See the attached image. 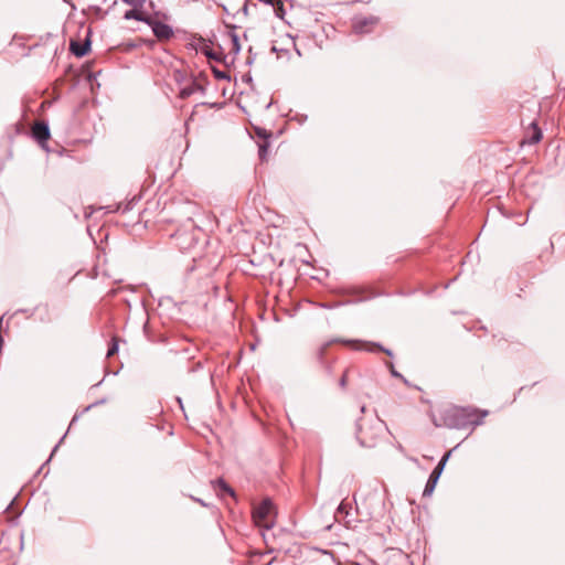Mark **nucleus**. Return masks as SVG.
<instances>
[{"instance_id":"a19ab883","label":"nucleus","mask_w":565,"mask_h":565,"mask_svg":"<svg viewBox=\"0 0 565 565\" xmlns=\"http://www.w3.org/2000/svg\"><path fill=\"white\" fill-rule=\"evenodd\" d=\"M274 104V102H269L267 105H266V108L268 109L271 105Z\"/></svg>"},{"instance_id":"6e6552de","label":"nucleus","mask_w":565,"mask_h":565,"mask_svg":"<svg viewBox=\"0 0 565 565\" xmlns=\"http://www.w3.org/2000/svg\"><path fill=\"white\" fill-rule=\"evenodd\" d=\"M377 17H359L353 22V29L356 33H369L379 24Z\"/></svg>"},{"instance_id":"f257e3e1","label":"nucleus","mask_w":565,"mask_h":565,"mask_svg":"<svg viewBox=\"0 0 565 565\" xmlns=\"http://www.w3.org/2000/svg\"><path fill=\"white\" fill-rule=\"evenodd\" d=\"M446 414L445 424L448 427L461 428L469 424L473 426L480 425L489 412L473 407L451 406L447 409Z\"/></svg>"},{"instance_id":"ea45409f","label":"nucleus","mask_w":565,"mask_h":565,"mask_svg":"<svg viewBox=\"0 0 565 565\" xmlns=\"http://www.w3.org/2000/svg\"><path fill=\"white\" fill-rule=\"evenodd\" d=\"M277 284L280 286L282 284V279L280 277L277 278Z\"/></svg>"},{"instance_id":"a211bd4d","label":"nucleus","mask_w":565,"mask_h":565,"mask_svg":"<svg viewBox=\"0 0 565 565\" xmlns=\"http://www.w3.org/2000/svg\"><path fill=\"white\" fill-rule=\"evenodd\" d=\"M264 4L271 6L275 15L282 20V0H259Z\"/></svg>"},{"instance_id":"9d476101","label":"nucleus","mask_w":565,"mask_h":565,"mask_svg":"<svg viewBox=\"0 0 565 565\" xmlns=\"http://www.w3.org/2000/svg\"><path fill=\"white\" fill-rule=\"evenodd\" d=\"M151 30L154 36L161 41H168L174 35L173 28L170 24L159 20L152 23Z\"/></svg>"},{"instance_id":"7ed1b4c3","label":"nucleus","mask_w":565,"mask_h":565,"mask_svg":"<svg viewBox=\"0 0 565 565\" xmlns=\"http://www.w3.org/2000/svg\"><path fill=\"white\" fill-rule=\"evenodd\" d=\"M248 134L254 139L258 147V158L260 161H266L268 157V149L270 147L271 132L266 128L252 125Z\"/></svg>"},{"instance_id":"473e14b6","label":"nucleus","mask_w":565,"mask_h":565,"mask_svg":"<svg viewBox=\"0 0 565 565\" xmlns=\"http://www.w3.org/2000/svg\"><path fill=\"white\" fill-rule=\"evenodd\" d=\"M175 399H177V402H178V404H179L180 408L182 409V412H184V407H183L182 398H181V397H177Z\"/></svg>"},{"instance_id":"2f4dec72","label":"nucleus","mask_w":565,"mask_h":565,"mask_svg":"<svg viewBox=\"0 0 565 565\" xmlns=\"http://www.w3.org/2000/svg\"><path fill=\"white\" fill-rule=\"evenodd\" d=\"M242 79H243L244 82H247V83H248V82H252V76H250V74H244V75L242 76Z\"/></svg>"},{"instance_id":"393cba45","label":"nucleus","mask_w":565,"mask_h":565,"mask_svg":"<svg viewBox=\"0 0 565 565\" xmlns=\"http://www.w3.org/2000/svg\"><path fill=\"white\" fill-rule=\"evenodd\" d=\"M146 0H122V2L134 7V8H142Z\"/></svg>"},{"instance_id":"c756f323","label":"nucleus","mask_w":565,"mask_h":565,"mask_svg":"<svg viewBox=\"0 0 565 565\" xmlns=\"http://www.w3.org/2000/svg\"><path fill=\"white\" fill-rule=\"evenodd\" d=\"M203 367L202 363L201 362H196L190 370L189 372H195L198 370H201Z\"/></svg>"},{"instance_id":"4468645a","label":"nucleus","mask_w":565,"mask_h":565,"mask_svg":"<svg viewBox=\"0 0 565 565\" xmlns=\"http://www.w3.org/2000/svg\"><path fill=\"white\" fill-rule=\"evenodd\" d=\"M106 402H107V398H106V397H103V398H100V399H98V401H96V402H94V403H92V404L87 405V406H86L85 408H83L79 413H76V414L73 416L72 420H71V424H70L68 429H70V428H71V427H72V426H73V425L78 420V418H79L83 414H85V413L89 412L90 409H93V408H94V407H96V406L104 405Z\"/></svg>"},{"instance_id":"4c0bfd02","label":"nucleus","mask_w":565,"mask_h":565,"mask_svg":"<svg viewBox=\"0 0 565 565\" xmlns=\"http://www.w3.org/2000/svg\"><path fill=\"white\" fill-rule=\"evenodd\" d=\"M276 559V557L270 558L268 562L264 563L263 565H271V563Z\"/></svg>"},{"instance_id":"e433bc0d","label":"nucleus","mask_w":565,"mask_h":565,"mask_svg":"<svg viewBox=\"0 0 565 565\" xmlns=\"http://www.w3.org/2000/svg\"><path fill=\"white\" fill-rule=\"evenodd\" d=\"M254 62V57L249 56L246 61V64L250 65Z\"/></svg>"},{"instance_id":"1a4fd4ad","label":"nucleus","mask_w":565,"mask_h":565,"mask_svg":"<svg viewBox=\"0 0 565 565\" xmlns=\"http://www.w3.org/2000/svg\"><path fill=\"white\" fill-rule=\"evenodd\" d=\"M275 305L271 308L264 307L259 309L258 317L263 321L273 320L275 322L280 321L279 311L281 310V307L279 306V296H274Z\"/></svg>"},{"instance_id":"dca6fc26","label":"nucleus","mask_w":565,"mask_h":565,"mask_svg":"<svg viewBox=\"0 0 565 565\" xmlns=\"http://www.w3.org/2000/svg\"><path fill=\"white\" fill-rule=\"evenodd\" d=\"M358 439L363 447H373L375 445V438L369 435L362 427H359Z\"/></svg>"},{"instance_id":"bb28decb","label":"nucleus","mask_w":565,"mask_h":565,"mask_svg":"<svg viewBox=\"0 0 565 565\" xmlns=\"http://www.w3.org/2000/svg\"><path fill=\"white\" fill-rule=\"evenodd\" d=\"M35 310H36V308H34V309H18L14 312V315H17V313H25L30 318V317H32L34 315Z\"/></svg>"},{"instance_id":"0eeeda50","label":"nucleus","mask_w":565,"mask_h":565,"mask_svg":"<svg viewBox=\"0 0 565 565\" xmlns=\"http://www.w3.org/2000/svg\"><path fill=\"white\" fill-rule=\"evenodd\" d=\"M92 30L88 29L84 42L72 40L70 43V51L76 57L81 58L86 56L92 50Z\"/></svg>"},{"instance_id":"cd10ccee","label":"nucleus","mask_w":565,"mask_h":565,"mask_svg":"<svg viewBox=\"0 0 565 565\" xmlns=\"http://www.w3.org/2000/svg\"><path fill=\"white\" fill-rule=\"evenodd\" d=\"M249 0H245L243 7L237 11V13H243L245 17L248 14Z\"/></svg>"},{"instance_id":"a18cd8bd","label":"nucleus","mask_w":565,"mask_h":565,"mask_svg":"<svg viewBox=\"0 0 565 565\" xmlns=\"http://www.w3.org/2000/svg\"><path fill=\"white\" fill-rule=\"evenodd\" d=\"M94 9H95L96 11H100V8H99V7H94Z\"/></svg>"},{"instance_id":"f704fd0d","label":"nucleus","mask_w":565,"mask_h":565,"mask_svg":"<svg viewBox=\"0 0 565 565\" xmlns=\"http://www.w3.org/2000/svg\"><path fill=\"white\" fill-rule=\"evenodd\" d=\"M345 381H347V374L344 373L342 379H341V385L344 386L345 385Z\"/></svg>"},{"instance_id":"20e7f679","label":"nucleus","mask_w":565,"mask_h":565,"mask_svg":"<svg viewBox=\"0 0 565 565\" xmlns=\"http://www.w3.org/2000/svg\"><path fill=\"white\" fill-rule=\"evenodd\" d=\"M31 137L43 150L50 151L47 142L51 138V131L47 121L36 122L31 130Z\"/></svg>"},{"instance_id":"aec40b11","label":"nucleus","mask_w":565,"mask_h":565,"mask_svg":"<svg viewBox=\"0 0 565 565\" xmlns=\"http://www.w3.org/2000/svg\"><path fill=\"white\" fill-rule=\"evenodd\" d=\"M531 129H532V136L530 137L529 142L530 143H536V142H539L542 139V131L537 127L536 122H532L531 124Z\"/></svg>"},{"instance_id":"c85d7f7f","label":"nucleus","mask_w":565,"mask_h":565,"mask_svg":"<svg viewBox=\"0 0 565 565\" xmlns=\"http://www.w3.org/2000/svg\"><path fill=\"white\" fill-rule=\"evenodd\" d=\"M190 498H191L193 501H195V502L200 503L202 507H205V508L210 507V504H209V503H206L204 500H202V499H200V498H196V497H193V495H190Z\"/></svg>"},{"instance_id":"f8f14e48","label":"nucleus","mask_w":565,"mask_h":565,"mask_svg":"<svg viewBox=\"0 0 565 565\" xmlns=\"http://www.w3.org/2000/svg\"><path fill=\"white\" fill-rule=\"evenodd\" d=\"M225 26L227 29H230L228 31V36L231 39V44H232V47H231V53L234 55V57L241 52V42H239V36L238 34L235 32V30L237 29V26L235 24H227L225 23Z\"/></svg>"},{"instance_id":"4be33fe9","label":"nucleus","mask_w":565,"mask_h":565,"mask_svg":"<svg viewBox=\"0 0 565 565\" xmlns=\"http://www.w3.org/2000/svg\"><path fill=\"white\" fill-rule=\"evenodd\" d=\"M139 15H140V13L138 12V8H134L132 7V9H129V10L125 11L124 19L125 20H137V21H139Z\"/></svg>"},{"instance_id":"37998d69","label":"nucleus","mask_w":565,"mask_h":565,"mask_svg":"<svg viewBox=\"0 0 565 565\" xmlns=\"http://www.w3.org/2000/svg\"><path fill=\"white\" fill-rule=\"evenodd\" d=\"M102 383H103V380L99 381L97 384H95L93 387H97V386L102 385Z\"/></svg>"},{"instance_id":"39448f33","label":"nucleus","mask_w":565,"mask_h":565,"mask_svg":"<svg viewBox=\"0 0 565 565\" xmlns=\"http://www.w3.org/2000/svg\"><path fill=\"white\" fill-rule=\"evenodd\" d=\"M450 451H447L444 457L441 458V460L438 462V465L436 466V468L433 470L427 483H426V487L424 489V495H430L434 490H435V487L438 482V479L444 470V467L448 460V458L450 457Z\"/></svg>"},{"instance_id":"7c9ffc66","label":"nucleus","mask_w":565,"mask_h":565,"mask_svg":"<svg viewBox=\"0 0 565 565\" xmlns=\"http://www.w3.org/2000/svg\"><path fill=\"white\" fill-rule=\"evenodd\" d=\"M270 51H271L273 53H280V52H282V49H278V47L276 46V44H273V45H271Z\"/></svg>"},{"instance_id":"ddd939ff","label":"nucleus","mask_w":565,"mask_h":565,"mask_svg":"<svg viewBox=\"0 0 565 565\" xmlns=\"http://www.w3.org/2000/svg\"><path fill=\"white\" fill-rule=\"evenodd\" d=\"M139 198L134 196L131 200L127 202H119L115 205V209L109 210V212H117V213H127L134 209V205L138 202Z\"/></svg>"},{"instance_id":"5701e85b","label":"nucleus","mask_w":565,"mask_h":565,"mask_svg":"<svg viewBox=\"0 0 565 565\" xmlns=\"http://www.w3.org/2000/svg\"><path fill=\"white\" fill-rule=\"evenodd\" d=\"M119 352V344L117 341H111L107 349V358H110Z\"/></svg>"},{"instance_id":"72a5a7b5","label":"nucleus","mask_w":565,"mask_h":565,"mask_svg":"<svg viewBox=\"0 0 565 565\" xmlns=\"http://www.w3.org/2000/svg\"><path fill=\"white\" fill-rule=\"evenodd\" d=\"M390 367H391L392 374H393L394 376L402 377V376H401V374H398V373L393 369V365H392V364H390Z\"/></svg>"},{"instance_id":"9b49d317","label":"nucleus","mask_w":565,"mask_h":565,"mask_svg":"<svg viewBox=\"0 0 565 565\" xmlns=\"http://www.w3.org/2000/svg\"><path fill=\"white\" fill-rule=\"evenodd\" d=\"M348 344H351L356 350H364L367 352H384L387 355H392L390 350L383 349L379 343L375 342H366V341H348Z\"/></svg>"},{"instance_id":"6ab92c4d","label":"nucleus","mask_w":565,"mask_h":565,"mask_svg":"<svg viewBox=\"0 0 565 565\" xmlns=\"http://www.w3.org/2000/svg\"><path fill=\"white\" fill-rule=\"evenodd\" d=\"M68 430L62 436V438L58 440V443L53 447L52 451H51V455L50 457L47 458V460L38 469L35 476L42 473L44 467L51 461V459L53 458V456L55 455V452L57 451L60 445L64 441L66 435H67Z\"/></svg>"},{"instance_id":"2eb2a0df","label":"nucleus","mask_w":565,"mask_h":565,"mask_svg":"<svg viewBox=\"0 0 565 565\" xmlns=\"http://www.w3.org/2000/svg\"><path fill=\"white\" fill-rule=\"evenodd\" d=\"M213 487L223 494H228V495L235 494L233 488L223 478L215 479L213 481Z\"/></svg>"},{"instance_id":"58836bf2","label":"nucleus","mask_w":565,"mask_h":565,"mask_svg":"<svg viewBox=\"0 0 565 565\" xmlns=\"http://www.w3.org/2000/svg\"><path fill=\"white\" fill-rule=\"evenodd\" d=\"M127 46H128V49H134V47H136V44L135 43H129Z\"/></svg>"},{"instance_id":"f3484780","label":"nucleus","mask_w":565,"mask_h":565,"mask_svg":"<svg viewBox=\"0 0 565 565\" xmlns=\"http://www.w3.org/2000/svg\"><path fill=\"white\" fill-rule=\"evenodd\" d=\"M198 90L204 92V88L195 79H193L191 82V84L184 86L180 90V96L182 98H186V97L191 96L192 94H194Z\"/></svg>"},{"instance_id":"f03ea898","label":"nucleus","mask_w":565,"mask_h":565,"mask_svg":"<svg viewBox=\"0 0 565 565\" xmlns=\"http://www.w3.org/2000/svg\"><path fill=\"white\" fill-rule=\"evenodd\" d=\"M252 515L255 525L262 530L263 539L268 545V535L275 525V519L277 516L273 501L269 498L264 499L259 504L253 508Z\"/></svg>"},{"instance_id":"a878e982","label":"nucleus","mask_w":565,"mask_h":565,"mask_svg":"<svg viewBox=\"0 0 565 565\" xmlns=\"http://www.w3.org/2000/svg\"><path fill=\"white\" fill-rule=\"evenodd\" d=\"M87 82L92 85V88H94V83L99 87V83L96 82L97 79V73H90L87 75Z\"/></svg>"},{"instance_id":"79ce46f5","label":"nucleus","mask_w":565,"mask_h":565,"mask_svg":"<svg viewBox=\"0 0 565 565\" xmlns=\"http://www.w3.org/2000/svg\"><path fill=\"white\" fill-rule=\"evenodd\" d=\"M277 135H282V128H279V129L277 130Z\"/></svg>"},{"instance_id":"c9c22d12","label":"nucleus","mask_w":565,"mask_h":565,"mask_svg":"<svg viewBox=\"0 0 565 565\" xmlns=\"http://www.w3.org/2000/svg\"><path fill=\"white\" fill-rule=\"evenodd\" d=\"M4 315L0 317V333L2 334V323H3Z\"/></svg>"},{"instance_id":"412c9836","label":"nucleus","mask_w":565,"mask_h":565,"mask_svg":"<svg viewBox=\"0 0 565 565\" xmlns=\"http://www.w3.org/2000/svg\"><path fill=\"white\" fill-rule=\"evenodd\" d=\"M211 71L214 77L218 81H231V76L227 72L217 68L216 66H211Z\"/></svg>"},{"instance_id":"423d86ee","label":"nucleus","mask_w":565,"mask_h":565,"mask_svg":"<svg viewBox=\"0 0 565 565\" xmlns=\"http://www.w3.org/2000/svg\"><path fill=\"white\" fill-rule=\"evenodd\" d=\"M200 52L205 55L210 61H215L217 63L224 64L226 67L234 64V57L228 61V56L224 53L222 45H218V51L212 50L206 44H203L200 47Z\"/></svg>"},{"instance_id":"b1692460","label":"nucleus","mask_w":565,"mask_h":565,"mask_svg":"<svg viewBox=\"0 0 565 565\" xmlns=\"http://www.w3.org/2000/svg\"><path fill=\"white\" fill-rule=\"evenodd\" d=\"M139 21L146 23L147 25H149L151 28L152 23L156 22L157 20L150 15L140 13Z\"/></svg>"},{"instance_id":"c03bdc74","label":"nucleus","mask_w":565,"mask_h":565,"mask_svg":"<svg viewBox=\"0 0 565 565\" xmlns=\"http://www.w3.org/2000/svg\"><path fill=\"white\" fill-rule=\"evenodd\" d=\"M273 552H274V548L271 547V548H269L265 554H270V553H273Z\"/></svg>"}]
</instances>
